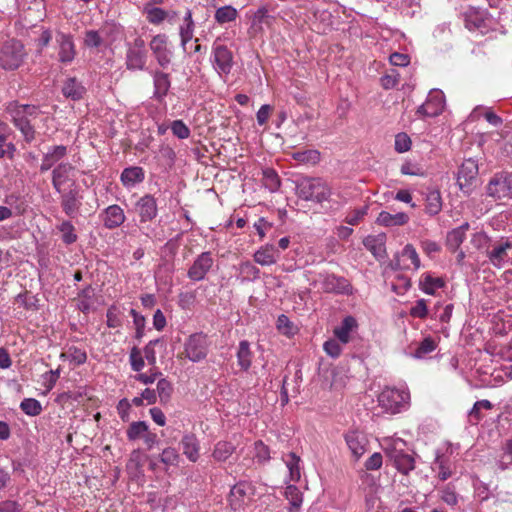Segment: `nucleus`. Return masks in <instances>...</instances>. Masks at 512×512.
I'll use <instances>...</instances> for the list:
<instances>
[{"instance_id":"obj_29","label":"nucleus","mask_w":512,"mask_h":512,"mask_svg":"<svg viewBox=\"0 0 512 512\" xmlns=\"http://www.w3.org/2000/svg\"><path fill=\"white\" fill-rule=\"evenodd\" d=\"M145 178V173L142 167L133 166L125 168L120 176V180L125 187H132L141 183Z\"/></svg>"},{"instance_id":"obj_51","label":"nucleus","mask_w":512,"mask_h":512,"mask_svg":"<svg viewBox=\"0 0 512 512\" xmlns=\"http://www.w3.org/2000/svg\"><path fill=\"white\" fill-rule=\"evenodd\" d=\"M180 460L178 451L173 447L163 449L160 454V461L166 466H177Z\"/></svg>"},{"instance_id":"obj_2","label":"nucleus","mask_w":512,"mask_h":512,"mask_svg":"<svg viewBox=\"0 0 512 512\" xmlns=\"http://www.w3.org/2000/svg\"><path fill=\"white\" fill-rule=\"evenodd\" d=\"M382 447L386 456L393 462L395 468L402 474L408 475L415 469V459L405 452L406 442L401 438L387 437L383 439Z\"/></svg>"},{"instance_id":"obj_26","label":"nucleus","mask_w":512,"mask_h":512,"mask_svg":"<svg viewBox=\"0 0 512 512\" xmlns=\"http://www.w3.org/2000/svg\"><path fill=\"white\" fill-rule=\"evenodd\" d=\"M283 496L289 502L288 511L299 512L304 500L303 493L300 489L293 484H288L285 487Z\"/></svg>"},{"instance_id":"obj_10","label":"nucleus","mask_w":512,"mask_h":512,"mask_svg":"<svg viewBox=\"0 0 512 512\" xmlns=\"http://www.w3.org/2000/svg\"><path fill=\"white\" fill-rule=\"evenodd\" d=\"M126 435L129 441L142 439L148 450L159 442L157 434L149 429L145 421L132 422L127 428Z\"/></svg>"},{"instance_id":"obj_23","label":"nucleus","mask_w":512,"mask_h":512,"mask_svg":"<svg viewBox=\"0 0 512 512\" xmlns=\"http://www.w3.org/2000/svg\"><path fill=\"white\" fill-rule=\"evenodd\" d=\"M279 257V250L275 246L267 244L255 252L254 261L261 266H270L275 264Z\"/></svg>"},{"instance_id":"obj_3","label":"nucleus","mask_w":512,"mask_h":512,"mask_svg":"<svg viewBox=\"0 0 512 512\" xmlns=\"http://www.w3.org/2000/svg\"><path fill=\"white\" fill-rule=\"evenodd\" d=\"M27 51L17 39H8L0 45V67L6 71L17 70L25 61Z\"/></svg>"},{"instance_id":"obj_11","label":"nucleus","mask_w":512,"mask_h":512,"mask_svg":"<svg viewBox=\"0 0 512 512\" xmlns=\"http://www.w3.org/2000/svg\"><path fill=\"white\" fill-rule=\"evenodd\" d=\"M390 266L394 270H417L421 266V261L415 247L406 244L402 251L394 256Z\"/></svg>"},{"instance_id":"obj_31","label":"nucleus","mask_w":512,"mask_h":512,"mask_svg":"<svg viewBox=\"0 0 512 512\" xmlns=\"http://www.w3.org/2000/svg\"><path fill=\"white\" fill-rule=\"evenodd\" d=\"M154 81V97L158 100H162L168 93L171 82L169 74L162 71H156L153 75Z\"/></svg>"},{"instance_id":"obj_48","label":"nucleus","mask_w":512,"mask_h":512,"mask_svg":"<svg viewBox=\"0 0 512 512\" xmlns=\"http://www.w3.org/2000/svg\"><path fill=\"white\" fill-rule=\"evenodd\" d=\"M480 408H483L485 410H491L493 409V404L486 399L476 401L471 410L469 411L470 420L473 421L474 423H478L483 418V415L480 412Z\"/></svg>"},{"instance_id":"obj_52","label":"nucleus","mask_w":512,"mask_h":512,"mask_svg":"<svg viewBox=\"0 0 512 512\" xmlns=\"http://www.w3.org/2000/svg\"><path fill=\"white\" fill-rule=\"evenodd\" d=\"M157 394L162 403L170 400L173 391L172 384L165 378H161L157 383Z\"/></svg>"},{"instance_id":"obj_25","label":"nucleus","mask_w":512,"mask_h":512,"mask_svg":"<svg viewBox=\"0 0 512 512\" xmlns=\"http://www.w3.org/2000/svg\"><path fill=\"white\" fill-rule=\"evenodd\" d=\"M409 221V216L404 212H398L396 214H391L386 211H382L379 213L376 223L385 226V227H393V226H403L407 224Z\"/></svg>"},{"instance_id":"obj_39","label":"nucleus","mask_w":512,"mask_h":512,"mask_svg":"<svg viewBox=\"0 0 512 512\" xmlns=\"http://www.w3.org/2000/svg\"><path fill=\"white\" fill-rule=\"evenodd\" d=\"M236 450L234 444L228 441H219L215 444L212 456L217 462L226 461Z\"/></svg>"},{"instance_id":"obj_16","label":"nucleus","mask_w":512,"mask_h":512,"mask_svg":"<svg viewBox=\"0 0 512 512\" xmlns=\"http://www.w3.org/2000/svg\"><path fill=\"white\" fill-rule=\"evenodd\" d=\"M150 49L157 63L166 68L171 62V51L168 49V38L165 34H157L150 41Z\"/></svg>"},{"instance_id":"obj_28","label":"nucleus","mask_w":512,"mask_h":512,"mask_svg":"<svg viewBox=\"0 0 512 512\" xmlns=\"http://www.w3.org/2000/svg\"><path fill=\"white\" fill-rule=\"evenodd\" d=\"M442 197L438 189H429L425 194V212L430 216L439 214L442 210Z\"/></svg>"},{"instance_id":"obj_6","label":"nucleus","mask_w":512,"mask_h":512,"mask_svg":"<svg viewBox=\"0 0 512 512\" xmlns=\"http://www.w3.org/2000/svg\"><path fill=\"white\" fill-rule=\"evenodd\" d=\"M489 263L501 269L512 264V235L503 236L491 243L486 251Z\"/></svg>"},{"instance_id":"obj_57","label":"nucleus","mask_w":512,"mask_h":512,"mask_svg":"<svg viewBox=\"0 0 512 512\" xmlns=\"http://www.w3.org/2000/svg\"><path fill=\"white\" fill-rule=\"evenodd\" d=\"M381 86L386 89L395 88L400 82V75L397 70L392 69L389 73L383 75L380 79Z\"/></svg>"},{"instance_id":"obj_4","label":"nucleus","mask_w":512,"mask_h":512,"mask_svg":"<svg viewBox=\"0 0 512 512\" xmlns=\"http://www.w3.org/2000/svg\"><path fill=\"white\" fill-rule=\"evenodd\" d=\"M297 195L305 201L322 203L331 196V188L322 178H304L297 184Z\"/></svg>"},{"instance_id":"obj_53","label":"nucleus","mask_w":512,"mask_h":512,"mask_svg":"<svg viewBox=\"0 0 512 512\" xmlns=\"http://www.w3.org/2000/svg\"><path fill=\"white\" fill-rule=\"evenodd\" d=\"M121 311L118 309L117 306L112 305L108 308L106 317H107V326L109 328H119L122 326V318H121Z\"/></svg>"},{"instance_id":"obj_49","label":"nucleus","mask_w":512,"mask_h":512,"mask_svg":"<svg viewBox=\"0 0 512 512\" xmlns=\"http://www.w3.org/2000/svg\"><path fill=\"white\" fill-rule=\"evenodd\" d=\"M465 25L469 30L481 28L484 25V18L478 11L470 9L465 13Z\"/></svg>"},{"instance_id":"obj_61","label":"nucleus","mask_w":512,"mask_h":512,"mask_svg":"<svg viewBox=\"0 0 512 512\" xmlns=\"http://www.w3.org/2000/svg\"><path fill=\"white\" fill-rule=\"evenodd\" d=\"M171 130L173 135L179 139H187L190 136V129L182 120H174Z\"/></svg>"},{"instance_id":"obj_43","label":"nucleus","mask_w":512,"mask_h":512,"mask_svg":"<svg viewBox=\"0 0 512 512\" xmlns=\"http://www.w3.org/2000/svg\"><path fill=\"white\" fill-rule=\"evenodd\" d=\"M238 365L243 370H248L252 363V352L250 350V344L248 341L243 340L239 343L237 351Z\"/></svg>"},{"instance_id":"obj_7","label":"nucleus","mask_w":512,"mask_h":512,"mask_svg":"<svg viewBox=\"0 0 512 512\" xmlns=\"http://www.w3.org/2000/svg\"><path fill=\"white\" fill-rule=\"evenodd\" d=\"M486 192L496 201L512 199V176L506 172L495 174L488 182Z\"/></svg>"},{"instance_id":"obj_9","label":"nucleus","mask_w":512,"mask_h":512,"mask_svg":"<svg viewBox=\"0 0 512 512\" xmlns=\"http://www.w3.org/2000/svg\"><path fill=\"white\" fill-rule=\"evenodd\" d=\"M478 164L474 159H466L463 161L458 170L457 184L461 191L465 194H470L473 189V184L478 176Z\"/></svg>"},{"instance_id":"obj_44","label":"nucleus","mask_w":512,"mask_h":512,"mask_svg":"<svg viewBox=\"0 0 512 512\" xmlns=\"http://www.w3.org/2000/svg\"><path fill=\"white\" fill-rule=\"evenodd\" d=\"M57 229L61 233L62 241L66 245H71V244H73V243H75L77 241L78 236L75 233V227H74V225L70 221H68V220L62 221L57 226Z\"/></svg>"},{"instance_id":"obj_14","label":"nucleus","mask_w":512,"mask_h":512,"mask_svg":"<svg viewBox=\"0 0 512 512\" xmlns=\"http://www.w3.org/2000/svg\"><path fill=\"white\" fill-rule=\"evenodd\" d=\"M214 264L211 252H202L188 269L187 276L193 281H201L205 278Z\"/></svg>"},{"instance_id":"obj_24","label":"nucleus","mask_w":512,"mask_h":512,"mask_svg":"<svg viewBox=\"0 0 512 512\" xmlns=\"http://www.w3.org/2000/svg\"><path fill=\"white\" fill-rule=\"evenodd\" d=\"M147 62V51L127 48L125 65L128 70H143Z\"/></svg>"},{"instance_id":"obj_46","label":"nucleus","mask_w":512,"mask_h":512,"mask_svg":"<svg viewBox=\"0 0 512 512\" xmlns=\"http://www.w3.org/2000/svg\"><path fill=\"white\" fill-rule=\"evenodd\" d=\"M61 358L68 359L70 362L75 365H82L87 360V354L85 350L80 349L76 346H71L68 348L67 352L62 353Z\"/></svg>"},{"instance_id":"obj_45","label":"nucleus","mask_w":512,"mask_h":512,"mask_svg":"<svg viewBox=\"0 0 512 512\" xmlns=\"http://www.w3.org/2000/svg\"><path fill=\"white\" fill-rule=\"evenodd\" d=\"M262 183L270 192H275L280 187V178L276 171L271 168H266L262 172Z\"/></svg>"},{"instance_id":"obj_63","label":"nucleus","mask_w":512,"mask_h":512,"mask_svg":"<svg viewBox=\"0 0 512 512\" xmlns=\"http://www.w3.org/2000/svg\"><path fill=\"white\" fill-rule=\"evenodd\" d=\"M130 363L132 370L139 372L143 369L145 363L141 355L140 350L137 347H133L130 352Z\"/></svg>"},{"instance_id":"obj_19","label":"nucleus","mask_w":512,"mask_h":512,"mask_svg":"<svg viewBox=\"0 0 512 512\" xmlns=\"http://www.w3.org/2000/svg\"><path fill=\"white\" fill-rule=\"evenodd\" d=\"M213 55L217 69L222 73L228 74L231 71L233 65L232 52L226 45L215 41L213 44Z\"/></svg>"},{"instance_id":"obj_1","label":"nucleus","mask_w":512,"mask_h":512,"mask_svg":"<svg viewBox=\"0 0 512 512\" xmlns=\"http://www.w3.org/2000/svg\"><path fill=\"white\" fill-rule=\"evenodd\" d=\"M11 116L13 125L20 131L24 141L31 143L36 139L35 122L43 115L36 105L20 104L17 101L10 102L6 108Z\"/></svg>"},{"instance_id":"obj_64","label":"nucleus","mask_w":512,"mask_h":512,"mask_svg":"<svg viewBox=\"0 0 512 512\" xmlns=\"http://www.w3.org/2000/svg\"><path fill=\"white\" fill-rule=\"evenodd\" d=\"M435 349H436L435 341L432 338L427 337V338H424L423 341L419 344L415 353H416L417 357H422L428 353H431Z\"/></svg>"},{"instance_id":"obj_59","label":"nucleus","mask_w":512,"mask_h":512,"mask_svg":"<svg viewBox=\"0 0 512 512\" xmlns=\"http://www.w3.org/2000/svg\"><path fill=\"white\" fill-rule=\"evenodd\" d=\"M512 464V438L505 443L504 454L499 460L498 467L501 470H507Z\"/></svg>"},{"instance_id":"obj_42","label":"nucleus","mask_w":512,"mask_h":512,"mask_svg":"<svg viewBox=\"0 0 512 512\" xmlns=\"http://www.w3.org/2000/svg\"><path fill=\"white\" fill-rule=\"evenodd\" d=\"M237 17L238 11L231 5L219 7L214 14L215 21L220 25L233 22Z\"/></svg>"},{"instance_id":"obj_22","label":"nucleus","mask_w":512,"mask_h":512,"mask_svg":"<svg viewBox=\"0 0 512 512\" xmlns=\"http://www.w3.org/2000/svg\"><path fill=\"white\" fill-rule=\"evenodd\" d=\"M67 155V147L64 145H55L49 148L47 153L44 154L40 171L45 172L51 169L56 163L62 160Z\"/></svg>"},{"instance_id":"obj_41","label":"nucleus","mask_w":512,"mask_h":512,"mask_svg":"<svg viewBox=\"0 0 512 512\" xmlns=\"http://www.w3.org/2000/svg\"><path fill=\"white\" fill-rule=\"evenodd\" d=\"M291 156L300 164L315 165L320 161V152L314 149L295 151Z\"/></svg>"},{"instance_id":"obj_55","label":"nucleus","mask_w":512,"mask_h":512,"mask_svg":"<svg viewBox=\"0 0 512 512\" xmlns=\"http://www.w3.org/2000/svg\"><path fill=\"white\" fill-rule=\"evenodd\" d=\"M254 458L259 464H263L270 459V450L261 440L254 443Z\"/></svg>"},{"instance_id":"obj_30","label":"nucleus","mask_w":512,"mask_h":512,"mask_svg":"<svg viewBox=\"0 0 512 512\" xmlns=\"http://www.w3.org/2000/svg\"><path fill=\"white\" fill-rule=\"evenodd\" d=\"M357 327V321L352 316H346L341 324L334 329V335L342 344H347L350 341L351 331Z\"/></svg>"},{"instance_id":"obj_32","label":"nucleus","mask_w":512,"mask_h":512,"mask_svg":"<svg viewBox=\"0 0 512 512\" xmlns=\"http://www.w3.org/2000/svg\"><path fill=\"white\" fill-rule=\"evenodd\" d=\"M285 465L288 469V480L289 482H299L301 480V458L294 452H289L285 458H283Z\"/></svg>"},{"instance_id":"obj_38","label":"nucleus","mask_w":512,"mask_h":512,"mask_svg":"<svg viewBox=\"0 0 512 512\" xmlns=\"http://www.w3.org/2000/svg\"><path fill=\"white\" fill-rule=\"evenodd\" d=\"M246 486L237 484L232 487L229 494V503L233 510H240L245 504Z\"/></svg>"},{"instance_id":"obj_56","label":"nucleus","mask_w":512,"mask_h":512,"mask_svg":"<svg viewBox=\"0 0 512 512\" xmlns=\"http://www.w3.org/2000/svg\"><path fill=\"white\" fill-rule=\"evenodd\" d=\"M142 467L141 462V452L140 450H133L130 453L129 459L126 464V468L129 471V473L136 475L140 472Z\"/></svg>"},{"instance_id":"obj_33","label":"nucleus","mask_w":512,"mask_h":512,"mask_svg":"<svg viewBox=\"0 0 512 512\" xmlns=\"http://www.w3.org/2000/svg\"><path fill=\"white\" fill-rule=\"evenodd\" d=\"M420 289L429 295H434L437 289L445 286V281L440 277H434L431 273H423L419 280Z\"/></svg>"},{"instance_id":"obj_62","label":"nucleus","mask_w":512,"mask_h":512,"mask_svg":"<svg viewBox=\"0 0 512 512\" xmlns=\"http://www.w3.org/2000/svg\"><path fill=\"white\" fill-rule=\"evenodd\" d=\"M441 499L447 505L455 506L458 502V497L455 492V488L451 485H446L441 490Z\"/></svg>"},{"instance_id":"obj_60","label":"nucleus","mask_w":512,"mask_h":512,"mask_svg":"<svg viewBox=\"0 0 512 512\" xmlns=\"http://www.w3.org/2000/svg\"><path fill=\"white\" fill-rule=\"evenodd\" d=\"M411 144V139L406 133L401 132L395 136V150L398 153H404L409 151L411 148Z\"/></svg>"},{"instance_id":"obj_54","label":"nucleus","mask_w":512,"mask_h":512,"mask_svg":"<svg viewBox=\"0 0 512 512\" xmlns=\"http://www.w3.org/2000/svg\"><path fill=\"white\" fill-rule=\"evenodd\" d=\"M435 465L438 468V478L441 481H446L448 478L452 476V470L450 463L447 459L442 456H438L435 460Z\"/></svg>"},{"instance_id":"obj_37","label":"nucleus","mask_w":512,"mask_h":512,"mask_svg":"<svg viewBox=\"0 0 512 512\" xmlns=\"http://www.w3.org/2000/svg\"><path fill=\"white\" fill-rule=\"evenodd\" d=\"M146 19L153 25H160L169 17V13L162 8L154 7L151 3H147L143 8Z\"/></svg>"},{"instance_id":"obj_50","label":"nucleus","mask_w":512,"mask_h":512,"mask_svg":"<svg viewBox=\"0 0 512 512\" xmlns=\"http://www.w3.org/2000/svg\"><path fill=\"white\" fill-rule=\"evenodd\" d=\"M12 133H4L3 140L0 139V158L13 159L16 152V146L13 142L8 141Z\"/></svg>"},{"instance_id":"obj_15","label":"nucleus","mask_w":512,"mask_h":512,"mask_svg":"<svg viewBox=\"0 0 512 512\" xmlns=\"http://www.w3.org/2000/svg\"><path fill=\"white\" fill-rule=\"evenodd\" d=\"M55 40L58 49V60L62 64L71 63L76 56V47L72 35L58 32Z\"/></svg>"},{"instance_id":"obj_17","label":"nucleus","mask_w":512,"mask_h":512,"mask_svg":"<svg viewBox=\"0 0 512 512\" xmlns=\"http://www.w3.org/2000/svg\"><path fill=\"white\" fill-rule=\"evenodd\" d=\"M135 210L140 218L141 223L152 221L158 213L155 198L150 194L144 195L137 201Z\"/></svg>"},{"instance_id":"obj_13","label":"nucleus","mask_w":512,"mask_h":512,"mask_svg":"<svg viewBox=\"0 0 512 512\" xmlns=\"http://www.w3.org/2000/svg\"><path fill=\"white\" fill-rule=\"evenodd\" d=\"M75 167L68 163L58 164L52 171V185L58 193H62L63 187L68 182L75 185Z\"/></svg>"},{"instance_id":"obj_20","label":"nucleus","mask_w":512,"mask_h":512,"mask_svg":"<svg viewBox=\"0 0 512 512\" xmlns=\"http://www.w3.org/2000/svg\"><path fill=\"white\" fill-rule=\"evenodd\" d=\"M344 438L354 459L356 461L359 460L366 452V447L368 444L367 438L362 433L354 430L348 431L344 435Z\"/></svg>"},{"instance_id":"obj_21","label":"nucleus","mask_w":512,"mask_h":512,"mask_svg":"<svg viewBox=\"0 0 512 512\" xmlns=\"http://www.w3.org/2000/svg\"><path fill=\"white\" fill-rule=\"evenodd\" d=\"M125 213L119 205L108 206L103 213V224L108 229H115L125 221Z\"/></svg>"},{"instance_id":"obj_18","label":"nucleus","mask_w":512,"mask_h":512,"mask_svg":"<svg viewBox=\"0 0 512 512\" xmlns=\"http://www.w3.org/2000/svg\"><path fill=\"white\" fill-rule=\"evenodd\" d=\"M61 194V207L64 211V213L74 218L77 216L79 209L82 205V195L80 194V191L76 188L70 189L67 192L60 193Z\"/></svg>"},{"instance_id":"obj_5","label":"nucleus","mask_w":512,"mask_h":512,"mask_svg":"<svg viewBox=\"0 0 512 512\" xmlns=\"http://www.w3.org/2000/svg\"><path fill=\"white\" fill-rule=\"evenodd\" d=\"M410 393L407 388L386 387L378 396L379 405L390 414L400 413L409 406Z\"/></svg>"},{"instance_id":"obj_40","label":"nucleus","mask_w":512,"mask_h":512,"mask_svg":"<svg viewBox=\"0 0 512 512\" xmlns=\"http://www.w3.org/2000/svg\"><path fill=\"white\" fill-rule=\"evenodd\" d=\"M104 35H106L105 29L88 30L84 35V45L87 48L99 49L106 45Z\"/></svg>"},{"instance_id":"obj_58","label":"nucleus","mask_w":512,"mask_h":512,"mask_svg":"<svg viewBox=\"0 0 512 512\" xmlns=\"http://www.w3.org/2000/svg\"><path fill=\"white\" fill-rule=\"evenodd\" d=\"M410 316L413 318L425 319L428 315V307L425 299H419L410 308Z\"/></svg>"},{"instance_id":"obj_8","label":"nucleus","mask_w":512,"mask_h":512,"mask_svg":"<svg viewBox=\"0 0 512 512\" xmlns=\"http://www.w3.org/2000/svg\"><path fill=\"white\" fill-rule=\"evenodd\" d=\"M208 353L206 335L203 333H194L188 337L184 343V352L186 358L192 362L203 360Z\"/></svg>"},{"instance_id":"obj_36","label":"nucleus","mask_w":512,"mask_h":512,"mask_svg":"<svg viewBox=\"0 0 512 512\" xmlns=\"http://www.w3.org/2000/svg\"><path fill=\"white\" fill-rule=\"evenodd\" d=\"M63 95L72 100H79L85 93L83 85L76 80V78H69L65 81L62 87Z\"/></svg>"},{"instance_id":"obj_35","label":"nucleus","mask_w":512,"mask_h":512,"mask_svg":"<svg viewBox=\"0 0 512 512\" xmlns=\"http://www.w3.org/2000/svg\"><path fill=\"white\" fill-rule=\"evenodd\" d=\"M443 110L442 100L438 97H430L417 109L420 116L435 117Z\"/></svg>"},{"instance_id":"obj_34","label":"nucleus","mask_w":512,"mask_h":512,"mask_svg":"<svg viewBox=\"0 0 512 512\" xmlns=\"http://www.w3.org/2000/svg\"><path fill=\"white\" fill-rule=\"evenodd\" d=\"M181 445L183 454L192 462L199 458V443L194 434H186L182 437Z\"/></svg>"},{"instance_id":"obj_12","label":"nucleus","mask_w":512,"mask_h":512,"mask_svg":"<svg viewBox=\"0 0 512 512\" xmlns=\"http://www.w3.org/2000/svg\"><path fill=\"white\" fill-rule=\"evenodd\" d=\"M320 288L325 293L350 294L352 293V285L350 282L335 274H319Z\"/></svg>"},{"instance_id":"obj_47","label":"nucleus","mask_w":512,"mask_h":512,"mask_svg":"<svg viewBox=\"0 0 512 512\" xmlns=\"http://www.w3.org/2000/svg\"><path fill=\"white\" fill-rule=\"evenodd\" d=\"M20 408L28 416H38L43 410L41 403L34 398L23 399Z\"/></svg>"},{"instance_id":"obj_27","label":"nucleus","mask_w":512,"mask_h":512,"mask_svg":"<svg viewBox=\"0 0 512 512\" xmlns=\"http://www.w3.org/2000/svg\"><path fill=\"white\" fill-rule=\"evenodd\" d=\"M469 227V223L465 222L447 234L446 245L452 252H456L460 248L466 238V232Z\"/></svg>"}]
</instances>
